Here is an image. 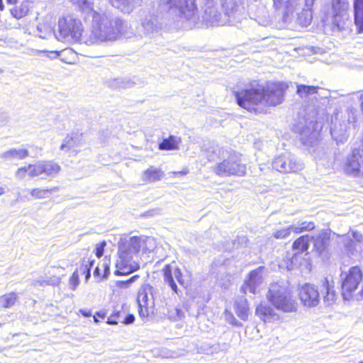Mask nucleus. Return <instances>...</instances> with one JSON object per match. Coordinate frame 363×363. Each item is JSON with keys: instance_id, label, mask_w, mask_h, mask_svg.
Returning <instances> with one entry per match:
<instances>
[{"instance_id": "f257e3e1", "label": "nucleus", "mask_w": 363, "mask_h": 363, "mask_svg": "<svg viewBox=\"0 0 363 363\" xmlns=\"http://www.w3.org/2000/svg\"><path fill=\"white\" fill-rule=\"evenodd\" d=\"M288 89L286 82H271L264 88L244 89L234 95L239 106L251 113H266L268 107L281 104Z\"/></svg>"}, {"instance_id": "473e14b6", "label": "nucleus", "mask_w": 363, "mask_h": 363, "mask_svg": "<svg viewBox=\"0 0 363 363\" xmlns=\"http://www.w3.org/2000/svg\"><path fill=\"white\" fill-rule=\"evenodd\" d=\"M57 190H58V188L56 186L46 188V189L34 188V189H31L30 194L33 199H44L47 194H51L52 192H53L55 191H57Z\"/></svg>"}, {"instance_id": "72a5a7b5", "label": "nucleus", "mask_w": 363, "mask_h": 363, "mask_svg": "<svg viewBox=\"0 0 363 363\" xmlns=\"http://www.w3.org/2000/svg\"><path fill=\"white\" fill-rule=\"evenodd\" d=\"M1 300L4 308H10L16 304L18 294L16 292L5 294L1 296Z\"/></svg>"}, {"instance_id": "a19ab883", "label": "nucleus", "mask_w": 363, "mask_h": 363, "mask_svg": "<svg viewBox=\"0 0 363 363\" xmlns=\"http://www.w3.org/2000/svg\"><path fill=\"white\" fill-rule=\"evenodd\" d=\"M182 0H167V4L170 9H179Z\"/></svg>"}, {"instance_id": "c756f323", "label": "nucleus", "mask_w": 363, "mask_h": 363, "mask_svg": "<svg viewBox=\"0 0 363 363\" xmlns=\"http://www.w3.org/2000/svg\"><path fill=\"white\" fill-rule=\"evenodd\" d=\"M29 155L28 151L27 149H16L11 148L9 150L6 151L3 154V157L6 160L10 159H16V160H23Z\"/></svg>"}, {"instance_id": "4468645a", "label": "nucleus", "mask_w": 363, "mask_h": 363, "mask_svg": "<svg viewBox=\"0 0 363 363\" xmlns=\"http://www.w3.org/2000/svg\"><path fill=\"white\" fill-rule=\"evenodd\" d=\"M81 23L76 19L61 17L58 20V30L62 37L74 36L79 30Z\"/></svg>"}, {"instance_id": "e433bc0d", "label": "nucleus", "mask_w": 363, "mask_h": 363, "mask_svg": "<svg viewBox=\"0 0 363 363\" xmlns=\"http://www.w3.org/2000/svg\"><path fill=\"white\" fill-rule=\"evenodd\" d=\"M79 284L78 270H74L69 279V285L72 290H75Z\"/></svg>"}, {"instance_id": "09e8293b", "label": "nucleus", "mask_w": 363, "mask_h": 363, "mask_svg": "<svg viewBox=\"0 0 363 363\" xmlns=\"http://www.w3.org/2000/svg\"><path fill=\"white\" fill-rule=\"evenodd\" d=\"M18 0H6V3L8 4H12V5H14V4H16L17 2H18Z\"/></svg>"}, {"instance_id": "4be33fe9", "label": "nucleus", "mask_w": 363, "mask_h": 363, "mask_svg": "<svg viewBox=\"0 0 363 363\" xmlns=\"http://www.w3.org/2000/svg\"><path fill=\"white\" fill-rule=\"evenodd\" d=\"M15 176L19 180L25 179L27 177L32 178L38 177V164L30 163L27 165L18 167L15 172Z\"/></svg>"}, {"instance_id": "79ce46f5", "label": "nucleus", "mask_w": 363, "mask_h": 363, "mask_svg": "<svg viewBox=\"0 0 363 363\" xmlns=\"http://www.w3.org/2000/svg\"><path fill=\"white\" fill-rule=\"evenodd\" d=\"M106 316V313L105 311H99L96 313L95 315L94 316V319L95 322H100L102 320H104Z\"/></svg>"}, {"instance_id": "bb28decb", "label": "nucleus", "mask_w": 363, "mask_h": 363, "mask_svg": "<svg viewBox=\"0 0 363 363\" xmlns=\"http://www.w3.org/2000/svg\"><path fill=\"white\" fill-rule=\"evenodd\" d=\"M309 248V237L303 235L296 238L292 244V250L296 254L307 252Z\"/></svg>"}, {"instance_id": "6ab92c4d", "label": "nucleus", "mask_w": 363, "mask_h": 363, "mask_svg": "<svg viewBox=\"0 0 363 363\" xmlns=\"http://www.w3.org/2000/svg\"><path fill=\"white\" fill-rule=\"evenodd\" d=\"M128 259H119L116 264L117 269L114 272L115 275H128L140 269V264L138 263L134 262L133 264H128Z\"/></svg>"}, {"instance_id": "f8f14e48", "label": "nucleus", "mask_w": 363, "mask_h": 363, "mask_svg": "<svg viewBox=\"0 0 363 363\" xmlns=\"http://www.w3.org/2000/svg\"><path fill=\"white\" fill-rule=\"evenodd\" d=\"M333 232L330 229H324L311 238L313 241V250L318 256H322L327 252Z\"/></svg>"}, {"instance_id": "cd10ccee", "label": "nucleus", "mask_w": 363, "mask_h": 363, "mask_svg": "<svg viewBox=\"0 0 363 363\" xmlns=\"http://www.w3.org/2000/svg\"><path fill=\"white\" fill-rule=\"evenodd\" d=\"M82 133H72L67 135L63 140V143L60 145L61 150H70L72 147L82 143Z\"/></svg>"}, {"instance_id": "8fccbe9b", "label": "nucleus", "mask_w": 363, "mask_h": 363, "mask_svg": "<svg viewBox=\"0 0 363 363\" xmlns=\"http://www.w3.org/2000/svg\"><path fill=\"white\" fill-rule=\"evenodd\" d=\"M5 193V189L3 186H0V196L3 195Z\"/></svg>"}, {"instance_id": "5701e85b", "label": "nucleus", "mask_w": 363, "mask_h": 363, "mask_svg": "<svg viewBox=\"0 0 363 363\" xmlns=\"http://www.w3.org/2000/svg\"><path fill=\"white\" fill-rule=\"evenodd\" d=\"M30 9L31 2L28 0H23L19 5H16L11 8L10 13L16 19H21L28 15Z\"/></svg>"}, {"instance_id": "9d476101", "label": "nucleus", "mask_w": 363, "mask_h": 363, "mask_svg": "<svg viewBox=\"0 0 363 363\" xmlns=\"http://www.w3.org/2000/svg\"><path fill=\"white\" fill-rule=\"evenodd\" d=\"M298 297L306 307H315L320 302V292L315 284L306 283L298 289Z\"/></svg>"}, {"instance_id": "9b49d317", "label": "nucleus", "mask_w": 363, "mask_h": 363, "mask_svg": "<svg viewBox=\"0 0 363 363\" xmlns=\"http://www.w3.org/2000/svg\"><path fill=\"white\" fill-rule=\"evenodd\" d=\"M264 269V267H259L258 268L250 271L242 284L240 286V292L243 294L250 293L256 294L258 292V286L262 281L261 272Z\"/></svg>"}, {"instance_id": "58836bf2", "label": "nucleus", "mask_w": 363, "mask_h": 363, "mask_svg": "<svg viewBox=\"0 0 363 363\" xmlns=\"http://www.w3.org/2000/svg\"><path fill=\"white\" fill-rule=\"evenodd\" d=\"M106 245V242L104 240L96 245L94 252L98 258H100L103 256Z\"/></svg>"}, {"instance_id": "7c9ffc66", "label": "nucleus", "mask_w": 363, "mask_h": 363, "mask_svg": "<svg viewBox=\"0 0 363 363\" xmlns=\"http://www.w3.org/2000/svg\"><path fill=\"white\" fill-rule=\"evenodd\" d=\"M320 89L318 86L298 84L296 86V94L301 98H306L311 95L318 94Z\"/></svg>"}, {"instance_id": "37998d69", "label": "nucleus", "mask_w": 363, "mask_h": 363, "mask_svg": "<svg viewBox=\"0 0 363 363\" xmlns=\"http://www.w3.org/2000/svg\"><path fill=\"white\" fill-rule=\"evenodd\" d=\"M189 169L187 167H184L180 171H174L172 172V174L174 177H178L186 175L189 173Z\"/></svg>"}, {"instance_id": "7ed1b4c3", "label": "nucleus", "mask_w": 363, "mask_h": 363, "mask_svg": "<svg viewBox=\"0 0 363 363\" xmlns=\"http://www.w3.org/2000/svg\"><path fill=\"white\" fill-rule=\"evenodd\" d=\"M341 294L345 300H350L363 281V269L361 266L350 267L340 274Z\"/></svg>"}, {"instance_id": "dca6fc26", "label": "nucleus", "mask_w": 363, "mask_h": 363, "mask_svg": "<svg viewBox=\"0 0 363 363\" xmlns=\"http://www.w3.org/2000/svg\"><path fill=\"white\" fill-rule=\"evenodd\" d=\"M37 164L38 176L43 174L47 177H55L61 170L60 165L55 160H43Z\"/></svg>"}, {"instance_id": "c85d7f7f", "label": "nucleus", "mask_w": 363, "mask_h": 363, "mask_svg": "<svg viewBox=\"0 0 363 363\" xmlns=\"http://www.w3.org/2000/svg\"><path fill=\"white\" fill-rule=\"evenodd\" d=\"M178 11L182 15L188 16L194 15L197 11L196 0H182Z\"/></svg>"}, {"instance_id": "49530a36", "label": "nucleus", "mask_w": 363, "mask_h": 363, "mask_svg": "<svg viewBox=\"0 0 363 363\" xmlns=\"http://www.w3.org/2000/svg\"><path fill=\"white\" fill-rule=\"evenodd\" d=\"M128 282V279L127 280H125V281H118L117 283V285L119 286V287H128L130 286L129 283H126Z\"/></svg>"}, {"instance_id": "412c9836", "label": "nucleus", "mask_w": 363, "mask_h": 363, "mask_svg": "<svg viewBox=\"0 0 363 363\" xmlns=\"http://www.w3.org/2000/svg\"><path fill=\"white\" fill-rule=\"evenodd\" d=\"M354 23L357 33H363V0H353Z\"/></svg>"}, {"instance_id": "2f4dec72", "label": "nucleus", "mask_w": 363, "mask_h": 363, "mask_svg": "<svg viewBox=\"0 0 363 363\" xmlns=\"http://www.w3.org/2000/svg\"><path fill=\"white\" fill-rule=\"evenodd\" d=\"M110 274L109 264L103 263L101 265L98 264L94 270V277L99 281L107 279Z\"/></svg>"}, {"instance_id": "f704fd0d", "label": "nucleus", "mask_w": 363, "mask_h": 363, "mask_svg": "<svg viewBox=\"0 0 363 363\" xmlns=\"http://www.w3.org/2000/svg\"><path fill=\"white\" fill-rule=\"evenodd\" d=\"M315 229V224L313 221H303L299 224V226L295 228L292 227V230L296 234L313 231Z\"/></svg>"}, {"instance_id": "a18cd8bd", "label": "nucleus", "mask_w": 363, "mask_h": 363, "mask_svg": "<svg viewBox=\"0 0 363 363\" xmlns=\"http://www.w3.org/2000/svg\"><path fill=\"white\" fill-rule=\"evenodd\" d=\"M273 1V6L275 8V9H279L281 6L282 0H272Z\"/></svg>"}, {"instance_id": "a878e982", "label": "nucleus", "mask_w": 363, "mask_h": 363, "mask_svg": "<svg viewBox=\"0 0 363 363\" xmlns=\"http://www.w3.org/2000/svg\"><path fill=\"white\" fill-rule=\"evenodd\" d=\"M235 311L237 315L242 320H247L250 312V306L247 298L235 301Z\"/></svg>"}, {"instance_id": "aec40b11", "label": "nucleus", "mask_w": 363, "mask_h": 363, "mask_svg": "<svg viewBox=\"0 0 363 363\" xmlns=\"http://www.w3.org/2000/svg\"><path fill=\"white\" fill-rule=\"evenodd\" d=\"M94 263V259L91 255H86L81 259L76 267L75 270H78V274L84 276V279L87 281L91 277V269Z\"/></svg>"}, {"instance_id": "a211bd4d", "label": "nucleus", "mask_w": 363, "mask_h": 363, "mask_svg": "<svg viewBox=\"0 0 363 363\" xmlns=\"http://www.w3.org/2000/svg\"><path fill=\"white\" fill-rule=\"evenodd\" d=\"M255 314L264 322H272L278 318L277 313L274 308L266 303H259L255 308Z\"/></svg>"}, {"instance_id": "2eb2a0df", "label": "nucleus", "mask_w": 363, "mask_h": 363, "mask_svg": "<svg viewBox=\"0 0 363 363\" xmlns=\"http://www.w3.org/2000/svg\"><path fill=\"white\" fill-rule=\"evenodd\" d=\"M135 321V315L128 313L123 308H115L111 315L108 318L106 323L109 325L131 324Z\"/></svg>"}, {"instance_id": "b1692460", "label": "nucleus", "mask_w": 363, "mask_h": 363, "mask_svg": "<svg viewBox=\"0 0 363 363\" xmlns=\"http://www.w3.org/2000/svg\"><path fill=\"white\" fill-rule=\"evenodd\" d=\"M143 174L144 182H155L162 179L164 173L161 168H155L153 166H150L143 172Z\"/></svg>"}, {"instance_id": "0eeeda50", "label": "nucleus", "mask_w": 363, "mask_h": 363, "mask_svg": "<svg viewBox=\"0 0 363 363\" xmlns=\"http://www.w3.org/2000/svg\"><path fill=\"white\" fill-rule=\"evenodd\" d=\"M162 274L164 283L167 284L175 294H178L179 290L174 281V278L184 288H186L188 286V280L185 279L182 269L178 266L175 265V262L166 264L162 269Z\"/></svg>"}, {"instance_id": "de8ad7c7", "label": "nucleus", "mask_w": 363, "mask_h": 363, "mask_svg": "<svg viewBox=\"0 0 363 363\" xmlns=\"http://www.w3.org/2000/svg\"><path fill=\"white\" fill-rule=\"evenodd\" d=\"M359 100L360 101L361 111L363 114V92L360 94Z\"/></svg>"}, {"instance_id": "3c124183", "label": "nucleus", "mask_w": 363, "mask_h": 363, "mask_svg": "<svg viewBox=\"0 0 363 363\" xmlns=\"http://www.w3.org/2000/svg\"><path fill=\"white\" fill-rule=\"evenodd\" d=\"M4 9V6L3 4L2 0H0V10L3 11Z\"/></svg>"}, {"instance_id": "39448f33", "label": "nucleus", "mask_w": 363, "mask_h": 363, "mask_svg": "<svg viewBox=\"0 0 363 363\" xmlns=\"http://www.w3.org/2000/svg\"><path fill=\"white\" fill-rule=\"evenodd\" d=\"M343 169L349 176L363 177V139L358 146L351 150L344 163Z\"/></svg>"}, {"instance_id": "f03ea898", "label": "nucleus", "mask_w": 363, "mask_h": 363, "mask_svg": "<svg viewBox=\"0 0 363 363\" xmlns=\"http://www.w3.org/2000/svg\"><path fill=\"white\" fill-rule=\"evenodd\" d=\"M267 301L277 310L294 313L298 309V302L292 291L278 283L272 284L267 293Z\"/></svg>"}, {"instance_id": "20e7f679", "label": "nucleus", "mask_w": 363, "mask_h": 363, "mask_svg": "<svg viewBox=\"0 0 363 363\" xmlns=\"http://www.w3.org/2000/svg\"><path fill=\"white\" fill-rule=\"evenodd\" d=\"M152 286L150 284L141 286L137 295L138 313L143 320L152 318L155 313V300L152 296Z\"/></svg>"}, {"instance_id": "6e6552de", "label": "nucleus", "mask_w": 363, "mask_h": 363, "mask_svg": "<svg viewBox=\"0 0 363 363\" xmlns=\"http://www.w3.org/2000/svg\"><path fill=\"white\" fill-rule=\"evenodd\" d=\"M332 23L339 30H343L350 21L349 4L347 0H332Z\"/></svg>"}, {"instance_id": "c03bdc74", "label": "nucleus", "mask_w": 363, "mask_h": 363, "mask_svg": "<svg viewBox=\"0 0 363 363\" xmlns=\"http://www.w3.org/2000/svg\"><path fill=\"white\" fill-rule=\"evenodd\" d=\"M140 277V276L139 274H135V275L132 276L131 277H130L129 279H128L127 283H129V284H130L131 283L135 282V281L139 279Z\"/></svg>"}, {"instance_id": "4c0bfd02", "label": "nucleus", "mask_w": 363, "mask_h": 363, "mask_svg": "<svg viewBox=\"0 0 363 363\" xmlns=\"http://www.w3.org/2000/svg\"><path fill=\"white\" fill-rule=\"evenodd\" d=\"M291 228H292V227L278 230L273 233V237L276 239H285L290 235Z\"/></svg>"}, {"instance_id": "ea45409f", "label": "nucleus", "mask_w": 363, "mask_h": 363, "mask_svg": "<svg viewBox=\"0 0 363 363\" xmlns=\"http://www.w3.org/2000/svg\"><path fill=\"white\" fill-rule=\"evenodd\" d=\"M131 0H110L111 4L116 8H122L128 6Z\"/></svg>"}, {"instance_id": "423d86ee", "label": "nucleus", "mask_w": 363, "mask_h": 363, "mask_svg": "<svg viewBox=\"0 0 363 363\" xmlns=\"http://www.w3.org/2000/svg\"><path fill=\"white\" fill-rule=\"evenodd\" d=\"M214 172L220 177H243L246 174V165L242 164L238 157L231 156L218 163L214 167Z\"/></svg>"}, {"instance_id": "ddd939ff", "label": "nucleus", "mask_w": 363, "mask_h": 363, "mask_svg": "<svg viewBox=\"0 0 363 363\" xmlns=\"http://www.w3.org/2000/svg\"><path fill=\"white\" fill-rule=\"evenodd\" d=\"M140 249V238L133 236L128 241L118 243L119 259H130L133 254L139 252Z\"/></svg>"}, {"instance_id": "1a4fd4ad", "label": "nucleus", "mask_w": 363, "mask_h": 363, "mask_svg": "<svg viewBox=\"0 0 363 363\" xmlns=\"http://www.w3.org/2000/svg\"><path fill=\"white\" fill-rule=\"evenodd\" d=\"M273 168L283 174H296L303 168V164L292 155H280L272 162Z\"/></svg>"}, {"instance_id": "393cba45", "label": "nucleus", "mask_w": 363, "mask_h": 363, "mask_svg": "<svg viewBox=\"0 0 363 363\" xmlns=\"http://www.w3.org/2000/svg\"><path fill=\"white\" fill-rule=\"evenodd\" d=\"M182 140L180 138L169 135L167 138H164L158 145V148L160 150H176L179 149V144Z\"/></svg>"}, {"instance_id": "f3484780", "label": "nucleus", "mask_w": 363, "mask_h": 363, "mask_svg": "<svg viewBox=\"0 0 363 363\" xmlns=\"http://www.w3.org/2000/svg\"><path fill=\"white\" fill-rule=\"evenodd\" d=\"M320 286L324 301L328 303L335 302L337 293L334 281L325 277L321 280Z\"/></svg>"}, {"instance_id": "603ef678", "label": "nucleus", "mask_w": 363, "mask_h": 363, "mask_svg": "<svg viewBox=\"0 0 363 363\" xmlns=\"http://www.w3.org/2000/svg\"><path fill=\"white\" fill-rule=\"evenodd\" d=\"M361 363H363V362H362Z\"/></svg>"}, {"instance_id": "c9c22d12", "label": "nucleus", "mask_w": 363, "mask_h": 363, "mask_svg": "<svg viewBox=\"0 0 363 363\" xmlns=\"http://www.w3.org/2000/svg\"><path fill=\"white\" fill-rule=\"evenodd\" d=\"M75 9L80 12L93 11L91 3L88 0H72Z\"/></svg>"}]
</instances>
